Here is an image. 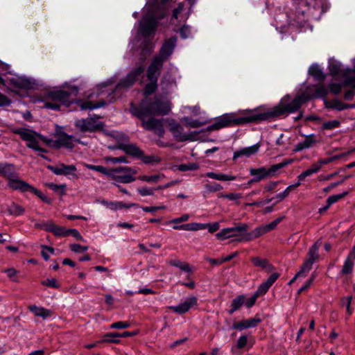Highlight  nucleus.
Returning <instances> with one entry per match:
<instances>
[{
  "instance_id": "obj_1",
  "label": "nucleus",
  "mask_w": 355,
  "mask_h": 355,
  "mask_svg": "<svg viewBox=\"0 0 355 355\" xmlns=\"http://www.w3.org/2000/svg\"><path fill=\"white\" fill-rule=\"evenodd\" d=\"M310 99L311 97L308 94L302 93L295 96L288 103H286L284 99H282L278 105L263 111L258 108L246 110L243 111V116H236V114L234 113L223 114L215 123L207 127L206 130L211 132L225 127L246 123H259L266 121H271L273 119L286 116L288 114L295 112L300 110L304 103Z\"/></svg>"
},
{
  "instance_id": "obj_2",
  "label": "nucleus",
  "mask_w": 355,
  "mask_h": 355,
  "mask_svg": "<svg viewBox=\"0 0 355 355\" xmlns=\"http://www.w3.org/2000/svg\"><path fill=\"white\" fill-rule=\"evenodd\" d=\"M171 103L157 96L153 99L145 98L138 105L130 103V112L141 121V126L146 130L153 131L159 137H163L165 133L162 120L154 116H164L171 111Z\"/></svg>"
},
{
  "instance_id": "obj_3",
  "label": "nucleus",
  "mask_w": 355,
  "mask_h": 355,
  "mask_svg": "<svg viewBox=\"0 0 355 355\" xmlns=\"http://www.w3.org/2000/svg\"><path fill=\"white\" fill-rule=\"evenodd\" d=\"M73 94H74V96H76L78 94L76 88H73L71 91L63 89L49 91L46 93V96L48 99L51 100V101L45 102L44 107L53 110H59L61 105L69 107L71 104L76 103L82 110H92L94 109L104 107L107 105V103L104 100L99 101L96 103L84 100L75 101L71 96Z\"/></svg>"
},
{
  "instance_id": "obj_4",
  "label": "nucleus",
  "mask_w": 355,
  "mask_h": 355,
  "mask_svg": "<svg viewBox=\"0 0 355 355\" xmlns=\"http://www.w3.org/2000/svg\"><path fill=\"white\" fill-rule=\"evenodd\" d=\"M113 149H120L126 155L133 158L139 159L145 164H158L161 162L160 157L156 155H145L144 152L136 144H120Z\"/></svg>"
},
{
  "instance_id": "obj_5",
  "label": "nucleus",
  "mask_w": 355,
  "mask_h": 355,
  "mask_svg": "<svg viewBox=\"0 0 355 355\" xmlns=\"http://www.w3.org/2000/svg\"><path fill=\"white\" fill-rule=\"evenodd\" d=\"M14 134L20 136L21 139L27 142L26 147L40 153H47V150L39 146L40 134L28 128H21L12 130Z\"/></svg>"
},
{
  "instance_id": "obj_6",
  "label": "nucleus",
  "mask_w": 355,
  "mask_h": 355,
  "mask_svg": "<svg viewBox=\"0 0 355 355\" xmlns=\"http://www.w3.org/2000/svg\"><path fill=\"white\" fill-rule=\"evenodd\" d=\"M145 66L140 64L132 68L130 71L116 85V89H127L132 87L135 83L144 77Z\"/></svg>"
},
{
  "instance_id": "obj_7",
  "label": "nucleus",
  "mask_w": 355,
  "mask_h": 355,
  "mask_svg": "<svg viewBox=\"0 0 355 355\" xmlns=\"http://www.w3.org/2000/svg\"><path fill=\"white\" fill-rule=\"evenodd\" d=\"M249 226L246 223H236L234 227L224 228L216 234L218 240L223 241L235 236L243 237Z\"/></svg>"
},
{
  "instance_id": "obj_8",
  "label": "nucleus",
  "mask_w": 355,
  "mask_h": 355,
  "mask_svg": "<svg viewBox=\"0 0 355 355\" xmlns=\"http://www.w3.org/2000/svg\"><path fill=\"white\" fill-rule=\"evenodd\" d=\"M177 37L172 36L164 41L158 54L153 58L159 60L161 62L164 63L173 54L176 46Z\"/></svg>"
},
{
  "instance_id": "obj_9",
  "label": "nucleus",
  "mask_w": 355,
  "mask_h": 355,
  "mask_svg": "<svg viewBox=\"0 0 355 355\" xmlns=\"http://www.w3.org/2000/svg\"><path fill=\"white\" fill-rule=\"evenodd\" d=\"M75 126L83 132H94L103 130L104 124L103 122L97 121L93 117H88L76 121Z\"/></svg>"
},
{
  "instance_id": "obj_10",
  "label": "nucleus",
  "mask_w": 355,
  "mask_h": 355,
  "mask_svg": "<svg viewBox=\"0 0 355 355\" xmlns=\"http://www.w3.org/2000/svg\"><path fill=\"white\" fill-rule=\"evenodd\" d=\"M157 27V21L154 16L144 17L139 24V32L147 37L153 35Z\"/></svg>"
},
{
  "instance_id": "obj_11",
  "label": "nucleus",
  "mask_w": 355,
  "mask_h": 355,
  "mask_svg": "<svg viewBox=\"0 0 355 355\" xmlns=\"http://www.w3.org/2000/svg\"><path fill=\"white\" fill-rule=\"evenodd\" d=\"M319 248L320 245L318 242H315L311 245L307 253V256L304 263L301 266L300 268L305 272H308L312 268L313 263L319 259Z\"/></svg>"
},
{
  "instance_id": "obj_12",
  "label": "nucleus",
  "mask_w": 355,
  "mask_h": 355,
  "mask_svg": "<svg viewBox=\"0 0 355 355\" xmlns=\"http://www.w3.org/2000/svg\"><path fill=\"white\" fill-rule=\"evenodd\" d=\"M7 85H10L15 88L20 89H34L36 84L34 81L25 77H13L7 78Z\"/></svg>"
},
{
  "instance_id": "obj_13",
  "label": "nucleus",
  "mask_w": 355,
  "mask_h": 355,
  "mask_svg": "<svg viewBox=\"0 0 355 355\" xmlns=\"http://www.w3.org/2000/svg\"><path fill=\"white\" fill-rule=\"evenodd\" d=\"M164 63L157 59L153 58L146 70V77L149 81L157 82L161 74Z\"/></svg>"
},
{
  "instance_id": "obj_14",
  "label": "nucleus",
  "mask_w": 355,
  "mask_h": 355,
  "mask_svg": "<svg viewBox=\"0 0 355 355\" xmlns=\"http://www.w3.org/2000/svg\"><path fill=\"white\" fill-rule=\"evenodd\" d=\"M198 303V298L195 296H191L186 299L184 302L180 303L177 306H170L168 309L174 313L182 315L188 312L190 309L196 305Z\"/></svg>"
},
{
  "instance_id": "obj_15",
  "label": "nucleus",
  "mask_w": 355,
  "mask_h": 355,
  "mask_svg": "<svg viewBox=\"0 0 355 355\" xmlns=\"http://www.w3.org/2000/svg\"><path fill=\"white\" fill-rule=\"evenodd\" d=\"M8 186L12 190L19 191L21 193L31 191L33 186L26 182L21 180L19 177L18 173H16V177L12 178L8 182Z\"/></svg>"
},
{
  "instance_id": "obj_16",
  "label": "nucleus",
  "mask_w": 355,
  "mask_h": 355,
  "mask_svg": "<svg viewBox=\"0 0 355 355\" xmlns=\"http://www.w3.org/2000/svg\"><path fill=\"white\" fill-rule=\"evenodd\" d=\"M171 132L173 133L174 137L179 141H194L196 139V135L197 132L189 133V134H184L182 132V127L178 123H174L171 124Z\"/></svg>"
},
{
  "instance_id": "obj_17",
  "label": "nucleus",
  "mask_w": 355,
  "mask_h": 355,
  "mask_svg": "<svg viewBox=\"0 0 355 355\" xmlns=\"http://www.w3.org/2000/svg\"><path fill=\"white\" fill-rule=\"evenodd\" d=\"M48 168L55 175H72L75 178H77V175L75 173L77 170L75 165H65L64 164H60V165L55 166H49Z\"/></svg>"
},
{
  "instance_id": "obj_18",
  "label": "nucleus",
  "mask_w": 355,
  "mask_h": 355,
  "mask_svg": "<svg viewBox=\"0 0 355 355\" xmlns=\"http://www.w3.org/2000/svg\"><path fill=\"white\" fill-rule=\"evenodd\" d=\"M261 319L256 315L254 318H248L243 320L240 322H234L232 325V329L239 331H243L248 328H252L257 327L259 323L261 322Z\"/></svg>"
},
{
  "instance_id": "obj_19",
  "label": "nucleus",
  "mask_w": 355,
  "mask_h": 355,
  "mask_svg": "<svg viewBox=\"0 0 355 355\" xmlns=\"http://www.w3.org/2000/svg\"><path fill=\"white\" fill-rule=\"evenodd\" d=\"M16 166L13 164L7 162H0V177L8 180V182L12 178L16 177Z\"/></svg>"
},
{
  "instance_id": "obj_20",
  "label": "nucleus",
  "mask_w": 355,
  "mask_h": 355,
  "mask_svg": "<svg viewBox=\"0 0 355 355\" xmlns=\"http://www.w3.org/2000/svg\"><path fill=\"white\" fill-rule=\"evenodd\" d=\"M341 77L345 78L343 82V87H351L355 89V67L353 69H345Z\"/></svg>"
},
{
  "instance_id": "obj_21",
  "label": "nucleus",
  "mask_w": 355,
  "mask_h": 355,
  "mask_svg": "<svg viewBox=\"0 0 355 355\" xmlns=\"http://www.w3.org/2000/svg\"><path fill=\"white\" fill-rule=\"evenodd\" d=\"M317 142L318 141L315 139V135L314 134L306 135L303 141H301L295 145L293 151L300 152L304 149L309 148L315 145Z\"/></svg>"
},
{
  "instance_id": "obj_22",
  "label": "nucleus",
  "mask_w": 355,
  "mask_h": 355,
  "mask_svg": "<svg viewBox=\"0 0 355 355\" xmlns=\"http://www.w3.org/2000/svg\"><path fill=\"white\" fill-rule=\"evenodd\" d=\"M266 230L265 229L264 225H261L259 227H256L252 231L250 232H245V235H243V237L241 238L239 241H250L252 240H254L259 236L266 234Z\"/></svg>"
},
{
  "instance_id": "obj_23",
  "label": "nucleus",
  "mask_w": 355,
  "mask_h": 355,
  "mask_svg": "<svg viewBox=\"0 0 355 355\" xmlns=\"http://www.w3.org/2000/svg\"><path fill=\"white\" fill-rule=\"evenodd\" d=\"M250 261L254 266L265 270L268 273L274 270V266L266 259H261L259 257H252L250 258Z\"/></svg>"
},
{
  "instance_id": "obj_24",
  "label": "nucleus",
  "mask_w": 355,
  "mask_h": 355,
  "mask_svg": "<svg viewBox=\"0 0 355 355\" xmlns=\"http://www.w3.org/2000/svg\"><path fill=\"white\" fill-rule=\"evenodd\" d=\"M260 146L259 144H256L249 147H245L236 150L234 153L233 159H236L241 156H245L247 157L255 154L259 148Z\"/></svg>"
},
{
  "instance_id": "obj_25",
  "label": "nucleus",
  "mask_w": 355,
  "mask_h": 355,
  "mask_svg": "<svg viewBox=\"0 0 355 355\" xmlns=\"http://www.w3.org/2000/svg\"><path fill=\"white\" fill-rule=\"evenodd\" d=\"M61 139V145L68 149H73L75 146L74 142L80 143L78 139H75L72 135L67 134L65 132H62L59 134Z\"/></svg>"
},
{
  "instance_id": "obj_26",
  "label": "nucleus",
  "mask_w": 355,
  "mask_h": 355,
  "mask_svg": "<svg viewBox=\"0 0 355 355\" xmlns=\"http://www.w3.org/2000/svg\"><path fill=\"white\" fill-rule=\"evenodd\" d=\"M28 309L30 311L33 313L35 316L41 317L44 320L51 317L53 314L51 310L44 307H39L36 305H30Z\"/></svg>"
},
{
  "instance_id": "obj_27",
  "label": "nucleus",
  "mask_w": 355,
  "mask_h": 355,
  "mask_svg": "<svg viewBox=\"0 0 355 355\" xmlns=\"http://www.w3.org/2000/svg\"><path fill=\"white\" fill-rule=\"evenodd\" d=\"M102 204L107 206L112 210L116 211L123 208L139 207V205L136 203L125 204L123 202H107L102 201Z\"/></svg>"
},
{
  "instance_id": "obj_28",
  "label": "nucleus",
  "mask_w": 355,
  "mask_h": 355,
  "mask_svg": "<svg viewBox=\"0 0 355 355\" xmlns=\"http://www.w3.org/2000/svg\"><path fill=\"white\" fill-rule=\"evenodd\" d=\"M293 159H286L279 164H273L270 168H266V172L268 178L275 176L277 171L284 167H286L289 164H291L293 162Z\"/></svg>"
},
{
  "instance_id": "obj_29",
  "label": "nucleus",
  "mask_w": 355,
  "mask_h": 355,
  "mask_svg": "<svg viewBox=\"0 0 355 355\" xmlns=\"http://www.w3.org/2000/svg\"><path fill=\"white\" fill-rule=\"evenodd\" d=\"M174 230H182L186 231H198L206 229V225L202 223H191L180 225H174Z\"/></svg>"
},
{
  "instance_id": "obj_30",
  "label": "nucleus",
  "mask_w": 355,
  "mask_h": 355,
  "mask_svg": "<svg viewBox=\"0 0 355 355\" xmlns=\"http://www.w3.org/2000/svg\"><path fill=\"white\" fill-rule=\"evenodd\" d=\"M245 296L239 295L232 301L230 309L227 311L228 314L232 315L235 311H238L245 303Z\"/></svg>"
},
{
  "instance_id": "obj_31",
  "label": "nucleus",
  "mask_w": 355,
  "mask_h": 355,
  "mask_svg": "<svg viewBox=\"0 0 355 355\" xmlns=\"http://www.w3.org/2000/svg\"><path fill=\"white\" fill-rule=\"evenodd\" d=\"M326 106L328 108H331L338 111H342L346 109L355 107L354 105L345 104L337 99L333 100L329 103L327 102Z\"/></svg>"
},
{
  "instance_id": "obj_32",
  "label": "nucleus",
  "mask_w": 355,
  "mask_h": 355,
  "mask_svg": "<svg viewBox=\"0 0 355 355\" xmlns=\"http://www.w3.org/2000/svg\"><path fill=\"white\" fill-rule=\"evenodd\" d=\"M110 174L111 175H110L109 178L119 183L128 184L134 182L136 180V178L131 174L116 175L112 172H110Z\"/></svg>"
},
{
  "instance_id": "obj_33",
  "label": "nucleus",
  "mask_w": 355,
  "mask_h": 355,
  "mask_svg": "<svg viewBox=\"0 0 355 355\" xmlns=\"http://www.w3.org/2000/svg\"><path fill=\"white\" fill-rule=\"evenodd\" d=\"M328 69L331 76H342L345 69H342V64L336 60L329 61Z\"/></svg>"
},
{
  "instance_id": "obj_34",
  "label": "nucleus",
  "mask_w": 355,
  "mask_h": 355,
  "mask_svg": "<svg viewBox=\"0 0 355 355\" xmlns=\"http://www.w3.org/2000/svg\"><path fill=\"white\" fill-rule=\"evenodd\" d=\"M309 73L318 81H324L326 78V75L318 64L311 65L309 69Z\"/></svg>"
},
{
  "instance_id": "obj_35",
  "label": "nucleus",
  "mask_w": 355,
  "mask_h": 355,
  "mask_svg": "<svg viewBox=\"0 0 355 355\" xmlns=\"http://www.w3.org/2000/svg\"><path fill=\"white\" fill-rule=\"evenodd\" d=\"M49 232L53 233L55 236H67L68 230L62 226L56 225L51 221L49 228Z\"/></svg>"
},
{
  "instance_id": "obj_36",
  "label": "nucleus",
  "mask_w": 355,
  "mask_h": 355,
  "mask_svg": "<svg viewBox=\"0 0 355 355\" xmlns=\"http://www.w3.org/2000/svg\"><path fill=\"white\" fill-rule=\"evenodd\" d=\"M249 172L252 176H254L257 180L258 182L268 178L266 172V168L263 166L258 168H252L250 169Z\"/></svg>"
},
{
  "instance_id": "obj_37",
  "label": "nucleus",
  "mask_w": 355,
  "mask_h": 355,
  "mask_svg": "<svg viewBox=\"0 0 355 355\" xmlns=\"http://www.w3.org/2000/svg\"><path fill=\"white\" fill-rule=\"evenodd\" d=\"M354 259L347 256L344 261V264L341 270L342 275H349L352 273L354 267Z\"/></svg>"
},
{
  "instance_id": "obj_38",
  "label": "nucleus",
  "mask_w": 355,
  "mask_h": 355,
  "mask_svg": "<svg viewBox=\"0 0 355 355\" xmlns=\"http://www.w3.org/2000/svg\"><path fill=\"white\" fill-rule=\"evenodd\" d=\"M7 211L10 215L15 216H21L25 212L24 208L15 202H12L8 207Z\"/></svg>"
},
{
  "instance_id": "obj_39",
  "label": "nucleus",
  "mask_w": 355,
  "mask_h": 355,
  "mask_svg": "<svg viewBox=\"0 0 355 355\" xmlns=\"http://www.w3.org/2000/svg\"><path fill=\"white\" fill-rule=\"evenodd\" d=\"M157 89V82L149 81L143 89V94L147 97L155 93Z\"/></svg>"
},
{
  "instance_id": "obj_40",
  "label": "nucleus",
  "mask_w": 355,
  "mask_h": 355,
  "mask_svg": "<svg viewBox=\"0 0 355 355\" xmlns=\"http://www.w3.org/2000/svg\"><path fill=\"white\" fill-rule=\"evenodd\" d=\"M352 152H355V148H353L352 150H350L349 151H348L347 153H343V154H340V155H334V156H332L331 157H328V158H326V159H321L319 160L318 162V164H317L316 165H320V167L322 166V165H324V164H327L329 163H331L334 161H335L336 159H338V158H340L346 155H349V153H352Z\"/></svg>"
},
{
  "instance_id": "obj_41",
  "label": "nucleus",
  "mask_w": 355,
  "mask_h": 355,
  "mask_svg": "<svg viewBox=\"0 0 355 355\" xmlns=\"http://www.w3.org/2000/svg\"><path fill=\"white\" fill-rule=\"evenodd\" d=\"M114 334H118V333H109L103 336L102 340L99 343H108L118 344L120 343L119 337L113 336Z\"/></svg>"
},
{
  "instance_id": "obj_42",
  "label": "nucleus",
  "mask_w": 355,
  "mask_h": 355,
  "mask_svg": "<svg viewBox=\"0 0 355 355\" xmlns=\"http://www.w3.org/2000/svg\"><path fill=\"white\" fill-rule=\"evenodd\" d=\"M178 168L180 171H196L199 168V165L197 163H186L178 166Z\"/></svg>"
},
{
  "instance_id": "obj_43",
  "label": "nucleus",
  "mask_w": 355,
  "mask_h": 355,
  "mask_svg": "<svg viewBox=\"0 0 355 355\" xmlns=\"http://www.w3.org/2000/svg\"><path fill=\"white\" fill-rule=\"evenodd\" d=\"M348 193H349L348 191H344L339 194L330 196L327 199L326 202L329 205H332L333 204L337 202L338 201H339L340 200H341L342 198H343L344 197L347 196Z\"/></svg>"
},
{
  "instance_id": "obj_44",
  "label": "nucleus",
  "mask_w": 355,
  "mask_h": 355,
  "mask_svg": "<svg viewBox=\"0 0 355 355\" xmlns=\"http://www.w3.org/2000/svg\"><path fill=\"white\" fill-rule=\"evenodd\" d=\"M110 172H112L113 173H123V172H128L129 174H136L137 171L135 170L132 167L129 166H119L116 168H110Z\"/></svg>"
},
{
  "instance_id": "obj_45",
  "label": "nucleus",
  "mask_w": 355,
  "mask_h": 355,
  "mask_svg": "<svg viewBox=\"0 0 355 355\" xmlns=\"http://www.w3.org/2000/svg\"><path fill=\"white\" fill-rule=\"evenodd\" d=\"M31 193L36 195L40 199H41L44 202L51 205L52 203V200L47 196H46L44 194L42 193V192L37 189L35 188L34 187H32L31 191Z\"/></svg>"
},
{
  "instance_id": "obj_46",
  "label": "nucleus",
  "mask_w": 355,
  "mask_h": 355,
  "mask_svg": "<svg viewBox=\"0 0 355 355\" xmlns=\"http://www.w3.org/2000/svg\"><path fill=\"white\" fill-rule=\"evenodd\" d=\"M327 94L326 88L322 85H315V92L313 94L314 98H324Z\"/></svg>"
},
{
  "instance_id": "obj_47",
  "label": "nucleus",
  "mask_w": 355,
  "mask_h": 355,
  "mask_svg": "<svg viewBox=\"0 0 355 355\" xmlns=\"http://www.w3.org/2000/svg\"><path fill=\"white\" fill-rule=\"evenodd\" d=\"M31 221L35 222L34 227L35 229L42 230L49 232V228L50 227V224L51 223V220L38 222L35 219H31Z\"/></svg>"
},
{
  "instance_id": "obj_48",
  "label": "nucleus",
  "mask_w": 355,
  "mask_h": 355,
  "mask_svg": "<svg viewBox=\"0 0 355 355\" xmlns=\"http://www.w3.org/2000/svg\"><path fill=\"white\" fill-rule=\"evenodd\" d=\"M171 264L173 266L180 268L182 270L185 271L187 272H191V268L187 263H184L179 260H177L172 261Z\"/></svg>"
},
{
  "instance_id": "obj_49",
  "label": "nucleus",
  "mask_w": 355,
  "mask_h": 355,
  "mask_svg": "<svg viewBox=\"0 0 355 355\" xmlns=\"http://www.w3.org/2000/svg\"><path fill=\"white\" fill-rule=\"evenodd\" d=\"M340 122L338 120H331L324 122L322 124V129L324 130H332L340 127Z\"/></svg>"
},
{
  "instance_id": "obj_50",
  "label": "nucleus",
  "mask_w": 355,
  "mask_h": 355,
  "mask_svg": "<svg viewBox=\"0 0 355 355\" xmlns=\"http://www.w3.org/2000/svg\"><path fill=\"white\" fill-rule=\"evenodd\" d=\"M137 179L146 182H157L160 179V175H139Z\"/></svg>"
},
{
  "instance_id": "obj_51",
  "label": "nucleus",
  "mask_w": 355,
  "mask_h": 355,
  "mask_svg": "<svg viewBox=\"0 0 355 355\" xmlns=\"http://www.w3.org/2000/svg\"><path fill=\"white\" fill-rule=\"evenodd\" d=\"M219 198H227L230 200H237L242 198V194L240 193H219Z\"/></svg>"
},
{
  "instance_id": "obj_52",
  "label": "nucleus",
  "mask_w": 355,
  "mask_h": 355,
  "mask_svg": "<svg viewBox=\"0 0 355 355\" xmlns=\"http://www.w3.org/2000/svg\"><path fill=\"white\" fill-rule=\"evenodd\" d=\"M205 188L209 193L216 192L223 189V187L218 183L206 184Z\"/></svg>"
},
{
  "instance_id": "obj_53",
  "label": "nucleus",
  "mask_w": 355,
  "mask_h": 355,
  "mask_svg": "<svg viewBox=\"0 0 355 355\" xmlns=\"http://www.w3.org/2000/svg\"><path fill=\"white\" fill-rule=\"evenodd\" d=\"M42 284L49 288H59L60 285L58 283L56 279H46L42 282Z\"/></svg>"
},
{
  "instance_id": "obj_54",
  "label": "nucleus",
  "mask_w": 355,
  "mask_h": 355,
  "mask_svg": "<svg viewBox=\"0 0 355 355\" xmlns=\"http://www.w3.org/2000/svg\"><path fill=\"white\" fill-rule=\"evenodd\" d=\"M48 187L54 191H60L61 196L66 194L65 184L58 185L54 183H50L48 184Z\"/></svg>"
},
{
  "instance_id": "obj_55",
  "label": "nucleus",
  "mask_w": 355,
  "mask_h": 355,
  "mask_svg": "<svg viewBox=\"0 0 355 355\" xmlns=\"http://www.w3.org/2000/svg\"><path fill=\"white\" fill-rule=\"evenodd\" d=\"M69 248L73 252L82 253L88 250V246H84L80 244L73 243L69 245Z\"/></svg>"
},
{
  "instance_id": "obj_56",
  "label": "nucleus",
  "mask_w": 355,
  "mask_h": 355,
  "mask_svg": "<svg viewBox=\"0 0 355 355\" xmlns=\"http://www.w3.org/2000/svg\"><path fill=\"white\" fill-rule=\"evenodd\" d=\"M105 160L106 162H110L113 164H116V163H128V161L126 158V157L125 156H121V157H105Z\"/></svg>"
},
{
  "instance_id": "obj_57",
  "label": "nucleus",
  "mask_w": 355,
  "mask_h": 355,
  "mask_svg": "<svg viewBox=\"0 0 355 355\" xmlns=\"http://www.w3.org/2000/svg\"><path fill=\"white\" fill-rule=\"evenodd\" d=\"M270 287L265 284V282L261 283L257 290L255 291L254 294L259 297L260 295H265L268 291L269 290Z\"/></svg>"
},
{
  "instance_id": "obj_58",
  "label": "nucleus",
  "mask_w": 355,
  "mask_h": 355,
  "mask_svg": "<svg viewBox=\"0 0 355 355\" xmlns=\"http://www.w3.org/2000/svg\"><path fill=\"white\" fill-rule=\"evenodd\" d=\"M343 87V83H330L329 86L330 91L335 95H337L340 92Z\"/></svg>"
},
{
  "instance_id": "obj_59",
  "label": "nucleus",
  "mask_w": 355,
  "mask_h": 355,
  "mask_svg": "<svg viewBox=\"0 0 355 355\" xmlns=\"http://www.w3.org/2000/svg\"><path fill=\"white\" fill-rule=\"evenodd\" d=\"M282 217H279L272 222L269 224L265 225V229L266 230L267 233L275 230L277 225L282 220Z\"/></svg>"
},
{
  "instance_id": "obj_60",
  "label": "nucleus",
  "mask_w": 355,
  "mask_h": 355,
  "mask_svg": "<svg viewBox=\"0 0 355 355\" xmlns=\"http://www.w3.org/2000/svg\"><path fill=\"white\" fill-rule=\"evenodd\" d=\"M154 191L155 189L153 188L143 187L137 189V192L141 196H153L154 194Z\"/></svg>"
},
{
  "instance_id": "obj_61",
  "label": "nucleus",
  "mask_w": 355,
  "mask_h": 355,
  "mask_svg": "<svg viewBox=\"0 0 355 355\" xmlns=\"http://www.w3.org/2000/svg\"><path fill=\"white\" fill-rule=\"evenodd\" d=\"M180 34L182 38H188L191 35L190 27L187 25H183L180 29Z\"/></svg>"
},
{
  "instance_id": "obj_62",
  "label": "nucleus",
  "mask_w": 355,
  "mask_h": 355,
  "mask_svg": "<svg viewBox=\"0 0 355 355\" xmlns=\"http://www.w3.org/2000/svg\"><path fill=\"white\" fill-rule=\"evenodd\" d=\"M292 191H293V189H292V188L289 185L288 187H287L286 188V189L283 192H281V193H278L276 196V198L278 199L279 202L282 201L285 198H286Z\"/></svg>"
},
{
  "instance_id": "obj_63",
  "label": "nucleus",
  "mask_w": 355,
  "mask_h": 355,
  "mask_svg": "<svg viewBox=\"0 0 355 355\" xmlns=\"http://www.w3.org/2000/svg\"><path fill=\"white\" fill-rule=\"evenodd\" d=\"M279 277V274L278 272H274L270 275L268 278L264 282L267 286L270 288V286L276 282V280Z\"/></svg>"
},
{
  "instance_id": "obj_64",
  "label": "nucleus",
  "mask_w": 355,
  "mask_h": 355,
  "mask_svg": "<svg viewBox=\"0 0 355 355\" xmlns=\"http://www.w3.org/2000/svg\"><path fill=\"white\" fill-rule=\"evenodd\" d=\"M248 343V337L245 335L241 336L236 343V347L238 349H242L246 346Z\"/></svg>"
}]
</instances>
